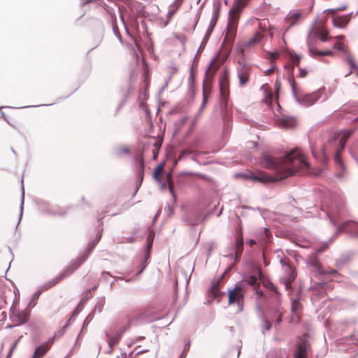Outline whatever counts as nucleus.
I'll use <instances>...</instances> for the list:
<instances>
[{
	"mask_svg": "<svg viewBox=\"0 0 358 358\" xmlns=\"http://www.w3.org/2000/svg\"><path fill=\"white\" fill-rule=\"evenodd\" d=\"M263 166L280 173L278 178L285 179L294 173H309L310 164L306 156L298 149L290 150L283 159H275L268 155H264Z\"/></svg>",
	"mask_w": 358,
	"mask_h": 358,
	"instance_id": "nucleus-1",
	"label": "nucleus"
},
{
	"mask_svg": "<svg viewBox=\"0 0 358 358\" xmlns=\"http://www.w3.org/2000/svg\"><path fill=\"white\" fill-rule=\"evenodd\" d=\"M288 82L291 86L294 96L300 101L301 103L306 106H311L320 99V94L319 92H315L311 94L302 95L301 90L298 87L292 75L289 77Z\"/></svg>",
	"mask_w": 358,
	"mask_h": 358,
	"instance_id": "nucleus-2",
	"label": "nucleus"
},
{
	"mask_svg": "<svg viewBox=\"0 0 358 358\" xmlns=\"http://www.w3.org/2000/svg\"><path fill=\"white\" fill-rule=\"evenodd\" d=\"M87 256L88 253L78 257L74 262H73L69 266H68L64 271H62L57 276L54 278L52 280H51L46 284L48 288H50L56 285L62 280L68 278L72 273H73L80 267V266L86 260Z\"/></svg>",
	"mask_w": 358,
	"mask_h": 358,
	"instance_id": "nucleus-3",
	"label": "nucleus"
},
{
	"mask_svg": "<svg viewBox=\"0 0 358 358\" xmlns=\"http://www.w3.org/2000/svg\"><path fill=\"white\" fill-rule=\"evenodd\" d=\"M250 0H235L229 13V24L230 29H234L240 18V15Z\"/></svg>",
	"mask_w": 358,
	"mask_h": 358,
	"instance_id": "nucleus-4",
	"label": "nucleus"
},
{
	"mask_svg": "<svg viewBox=\"0 0 358 358\" xmlns=\"http://www.w3.org/2000/svg\"><path fill=\"white\" fill-rule=\"evenodd\" d=\"M251 72L252 66L250 64L244 62H238V66L237 67V77L238 78V84L240 87H244L249 83Z\"/></svg>",
	"mask_w": 358,
	"mask_h": 358,
	"instance_id": "nucleus-5",
	"label": "nucleus"
},
{
	"mask_svg": "<svg viewBox=\"0 0 358 358\" xmlns=\"http://www.w3.org/2000/svg\"><path fill=\"white\" fill-rule=\"evenodd\" d=\"M345 211V201L343 199H338L331 204L328 216L332 223L336 224L335 219H338Z\"/></svg>",
	"mask_w": 358,
	"mask_h": 358,
	"instance_id": "nucleus-6",
	"label": "nucleus"
},
{
	"mask_svg": "<svg viewBox=\"0 0 358 358\" xmlns=\"http://www.w3.org/2000/svg\"><path fill=\"white\" fill-rule=\"evenodd\" d=\"M355 131V129H350L344 130L342 132L343 136L338 141V148L336 149V155L335 156L336 164L340 165L341 166H343L341 154L345 148L348 138L354 134Z\"/></svg>",
	"mask_w": 358,
	"mask_h": 358,
	"instance_id": "nucleus-7",
	"label": "nucleus"
},
{
	"mask_svg": "<svg viewBox=\"0 0 358 358\" xmlns=\"http://www.w3.org/2000/svg\"><path fill=\"white\" fill-rule=\"evenodd\" d=\"M341 134V133H336L334 136L329 138L321 148L322 157L325 162L328 159L329 155L333 152H334V157L336 156V149L338 148L336 141Z\"/></svg>",
	"mask_w": 358,
	"mask_h": 358,
	"instance_id": "nucleus-8",
	"label": "nucleus"
},
{
	"mask_svg": "<svg viewBox=\"0 0 358 358\" xmlns=\"http://www.w3.org/2000/svg\"><path fill=\"white\" fill-rule=\"evenodd\" d=\"M244 292V289L238 285H236L234 288L229 289V303L236 304L238 306H243Z\"/></svg>",
	"mask_w": 358,
	"mask_h": 358,
	"instance_id": "nucleus-9",
	"label": "nucleus"
},
{
	"mask_svg": "<svg viewBox=\"0 0 358 358\" xmlns=\"http://www.w3.org/2000/svg\"><path fill=\"white\" fill-rule=\"evenodd\" d=\"M261 90L264 92V95L262 101L268 106V110H279L281 107L277 100H275L274 103H273V93L270 87L267 84L263 85L261 87Z\"/></svg>",
	"mask_w": 358,
	"mask_h": 358,
	"instance_id": "nucleus-10",
	"label": "nucleus"
},
{
	"mask_svg": "<svg viewBox=\"0 0 358 358\" xmlns=\"http://www.w3.org/2000/svg\"><path fill=\"white\" fill-rule=\"evenodd\" d=\"M328 13H331L332 15V22L334 26L341 29L345 28L350 21L351 18L356 16L357 14V13L353 15V13H351L342 16H336V10H328Z\"/></svg>",
	"mask_w": 358,
	"mask_h": 358,
	"instance_id": "nucleus-11",
	"label": "nucleus"
},
{
	"mask_svg": "<svg viewBox=\"0 0 358 358\" xmlns=\"http://www.w3.org/2000/svg\"><path fill=\"white\" fill-rule=\"evenodd\" d=\"M275 171V176H271L264 171H258L256 173H251L248 177L251 178L253 181H258L263 183L281 180L282 179L278 178L280 173H278L277 171Z\"/></svg>",
	"mask_w": 358,
	"mask_h": 358,
	"instance_id": "nucleus-12",
	"label": "nucleus"
},
{
	"mask_svg": "<svg viewBox=\"0 0 358 358\" xmlns=\"http://www.w3.org/2000/svg\"><path fill=\"white\" fill-rule=\"evenodd\" d=\"M275 120L277 124L282 128H293L297 124V121L295 117L287 115L285 113L276 114Z\"/></svg>",
	"mask_w": 358,
	"mask_h": 358,
	"instance_id": "nucleus-13",
	"label": "nucleus"
},
{
	"mask_svg": "<svg viewBox=\"0 0 358 358\" xmlns=\"http://www.w3.org/2000/svg\"><path fill=\"white\" fill-rule=\"evenodd\" d=\"M344 231L353 235H358V222L349 220L342 223L337 229V234Z\"/></svg>",
	"mask_w": 358,
	"mask_h": 358,
	"instance_id": "nucleus-14",
	"label": "nucleus"
},
{
	"mask_svg": "<svg viewBox=\"0 0 358 358\" xmlns=\"http://www.w3.org/2000/svg\"><path fill=\"white\" fill-rule=\"evenodd\" d=\"M220 87L222 97L227 103V98L229 96V76L227 73L220 79Z\"/></svg>",
	"mask_w": 358,
	"mask_h": 358,
	"instance_id": "nucleus-15",
	"label": "nucleus"
},
{
	"mask_svg": "<svg viewBox=\"0 0 358 358\" xmlns=\"http://www.w3.org/2000/svg\"><path fill=\"white\" fill-rule=\"evenodd\" d=\"M285 274L286 275L281 280L285 285L286 289L289 290L292 289L291 284L296 278V271L293 267L288 266L285 268Z\"/></svg>",
	"mask_w": 358,
	"mask_h": 358,
	"instance_id": "nucleus-16",
	"label": "nucleus"
},
{
	"mask_svg": "<svg viewBox=\"0 0 358 358\" xmlns=\"http://www.w3.org/2000/svg\"><path fill=\"white\" fill-rule=\"evenodd\" d=\"M162 140L160 138L150 137L148 140V147L153 148L152 155L153 159H156L159 153V150L162 146Z\"/></svg>",
	"mask_w": 358,
	"mask_h": 358,
	"instance_id": "nucleus-17",
	"label": "nucleus"
},
{
	"mask_svg": "<svg viewBox=\"0 0 358 358\" xmlns=\"http://www.w3.org/2000/svg\"><path fill=\"white\" fill-rule=\"evenodd\" d=\"M258 27L260 31H256L254 36L250 40L249 43L250 45L255 44L260 41L264 37V32L266 30V24L265 22H259Z\"/></svg>",
	"mask_w": 358,
	"mask_h": 358,
	"instance_id": "nucleus-18",
	"label": "nucleus"
},
{
	"mask_svg": "<svg viewBox=\"0 0 358 358\" xmlns=\"http://www.w3.org/2000/svg\"><path fill=\"white\" fill-rule=\"evenodd\" d=\"M51 347L50 342H46L39 347L36 348L32 358H43L46 353L50 350Z\"/></svg>",
	"mask_w": 358,
	"mask_h": 358,
	"instance_id": "nucleus-19",
	"label": "nucleus"
},
{
	"mask_svg": "<svg viewBox=\"0 0 358 358\" xmlns=\"http://www.w3.org/2000/svg\"><path fill=\"white\" fill-rule=\"evenodd\" d=\"M260 273V280L262 281V285L267 289H270L275 294H276L278 296H279L280 294L278 292V287L268 278H266L262 275V271H259Z\"/></svg>",
	"mask_w": 358,
	"mask_h": 358,
	"instance_id": "nucleus-20",
	"label": "nucleus"
},
{
	"mask_svg": "<svg viewBox=\"0 0 358 358\" xmlns=\"http://www.w3.org/2000/svg\"><path fill=\"white\" fill-rule=\"evenodd\" d=\"M29 310L27 309H24L20 311H18L15 315V317L18 323V324H22L26 323L29 318Z\"/></svg>",
	"mask_w": 358,
	"mask_h": 358,
	"instance_id": "nucleus-21",
	"label": "nucleus"
},
{
	"mask_svg": "<svg viewBox=\"0 0 358 358\" xmlns=\"http://www.w3.org/2000/svg\"><path fill=\"white\" fill-rule=\"evenodd\" d=\"M243 250V238L242 231H240V234L236 238L235 256L236 259L240 258Z\"/></svg>",
	"mask_w": 358,
	"mask_h": 358,
	"instance_id": "nucleus-22",
	"label": "nucleus"
},
{
	"mask_svg": "<svg viewBox=\"0 0 358 358\" xmlns=\"http://www.w3.org/2000/svg\"><path fill=\"white\" fill-rule=\"evenodd\" d=\"M302 15L303 14L301 11H296L289 14L287 19L289 27L296 24L301 20Z\"/></svg>",
	"mask_w": 358,
	"mask_h": 358,
	"instance_id": "nucleus-23",
	"label": "nucleus"
},
{
	"mask_svg": "<svg viewBox=\"0 0 358 358\" xmlns=\"http://www.w3.org/2000/svg\"><path fill=\"white\" fill-rule=\"evenodd\" d=\"M308 50L313 57L315 56H333L334 53L331 50L320 51L317 50L310 43L308 44Z\"/></svg>",
	"mask_w": 358,
	"mask_h": 358,
	"instance_id": "nucleus-24",
	"label": "nucleus"
},
{
	"mask_svg": "<svg viewBox=\"0 0 358 358\" xmlns=\"http://www.w3.org/2000/svg\"><path fill=\"white\" fill-rule=\"evenodd\" d=\"M220 280H217L209 291V295L213 299H219L222 296L219 287Z\"/></svg>",
	"mask_w": 358,
	"mask_h": 358,
	"instance_id": "nucleus-25",
	"label": "nucleus"
},
{
	"mask_svg": "<svg viewBox=\"0 0 358 358\" xmlns=\"http://www.w3.org/2000/svg\"><path fill=\"white\" fill-rule=\"evenodd\" d=\"M329 31L326 28H320L317 31V36L320 38V41L322 42L327 41L331 38V37L329 36Z\"/></svg>",
	"mask_w": 358,
	"mask_h": 358,
	"instance_id": "nucleus-26",
	"label": "nucleus"
},
{
	"mask_svg": "<svg viewBox=\"0 0 358 358\" xmlns=\"http://www.w3.org/2000/svg\"><path fill=\"white\" fill-rule=\"evenodd\" d=\"M147 242H148V248H147V252H146V255H145V259L143 264V266H142V269H141V272H142L148 266V260L150 257V249L152 245V239H151L150 237L149 236L147 239Z\"/></svg>",
	"mask_w": 358,
	"mask_h": 358,
	"instance_id": "nucleus-27",
	"label": "nucleus"
},
{
	"mask_svg": "<svg viewBox=\"0 0 358 358\" xmlns=\"http://www.w3.org/2000/svg\"><path fill=\"white\" fill-rule=\"evenodd\" d=\"M306 356V348L304 343H299L297 346L295 358H305Z\"/></svg>",
	"mask_w": 358,
	"mask_h": 358,
	"instance_id": "nucleus-28",
	"label": "nucleus"
},
{
	"mask_svg": "<svg viewBox=\"0 0 358 358\" xmlns=\"http://www.w3.org/2000/svg\"><path fill=\"white\" fill-rule=\"evenodd\" d=\"M210 93V85L207 80H204L203 83V105H204L207 101V98Z\"/></svg>",
	"mask_w": 358,
	"mask_h": 358,
	"instance_id": "nucleus-29",
	"label": "nucleus"
},
{
	"mask_svg": "<svg viewBox=\"0 0 358 358\" xmlns=\"http://www.w3.org/2000/svg\"><path fill=\"white\" fill-rule=\"evenodd\" d=\"M345 61L350 65L351 70L356 71L357 73L358 72V68L356 64L355 60L351 54H347L345 58Z\"/></svg>",
	"mask_w": 358,
	"mask_h": 358,
	"instance_id": "nucleus-30",
	"label": "nucleus"
},
{
	"mask_svg": "<svg viewBox=\"0 0 358 358\" xmlns=\"http://www.w3.org/2000/svg\"><path fill=\"white\" fill-rule=\"evenodd\" d=\"M164 171V166L162 164H159L158 165L155 169V171H154V173H153V177L156 179V180H159V177L161 176V175L162 174Z\"/></svg>",
	"mask_w": 358,
	"mask_h": 358,
	"instance_id": "nucleus-31",
	"label": "nucleus"
},
{
	"mask_svg": "<svg viewBox=\"0 0 358 358\" xmlns=\"http://www.w3.org/2000/svg\"><path fill=\"white\" fill-rule=\"evenodd\" d=\"M302 305L300 301L297 299H294L292 302V311L294 313H297L301 309Z\"/></svg>",
	"mask_w": 358,
	"mask_h": 358,
	"instance_id": "nucleus-32",
	"label": "nucleus"
},
{
	"mask_svg": "<svg viewBox=\"0 0 358 358\" xmlns=\"http://www.w3.org/2000/svg\"><path fill=\"white\" fill-rule=\"evenodd\" d=\"M130 153V148L128 146H120L117 150V155L119 156Z\"/></svg>",
	"mask_w": 358,
	"mask_h": 358,
	"instance_id": "nucleus-33",
	"label": "nucleus"
},
{
	"mask_svg": "<svg viewBox=\"0 0 358 358\" xmlns=\"http://www.w3.org/2000/svg\"><path fill=\"white\" fill-rule=\"evenodd\" d=\"M257 278L255 275H250L246 280L245 281L247 282L248 284H249L251 286H254V287H259V284L257 283Z\"/></svg>",
	"mask_w": 358,
	"mask_h": 358,
	"instance_id": "nucleus-34",
	"label": "nucleus"
},
{
	"mask_svg": "<svg viewBox=\"0 0 358 358\" xmlns=\"http://www.w3.org/2000/svg\"><path fill=\"white\" fill-rule=\"evenodd\" d=\"M194 81H195V73L194 71V66L192 65L191 67L189 76L188 78L189 85L191 87H193Z\"/></svg>",
	"mask_w": 358,
	"mask_h": 358,
	"instance_id": "nucleus-35",
	"label": "nucleus"
},
{
	"mask_svg": "<svg viewBox=\"0 0 358 358\" xmlns=\"http://www.w3.org/2000/svg\"><path fill=\"white\" fill-rule=\"evenodd\" d=\"M290 60L293 64L292 69L294 66H298L301 60V57L296 55H290Z\"/></svg>",
	"mask_w": 358,
	"mask_h": 358,
	"instance_id": "nucleus-36",
	"label": "nucleus"
},
{
	"mask_svg": "<svg viewBox=\"0 0 358 358\" xmlns=\"http://www.w3.org/2000/svg\"><path fill=\"white\" fill-rule=\"evenodd\" d=\"M141 346H136L134 349V350L133 352H131L130 354H129V357H133V354L134 352H136V354H135V356L136 355H140V354H142V353H144V352H147L149 351L148 349H145V350H142V349H140Z\"/></svg>",
	"mask_w": 358,
	"mask_h": 358,
	"instance_id": "nucleus-37",
	"label": "nucleus"
},
{
	"mask_svg": "<svg viewBox=\"0 0 358 358\" xmlns=\"http://www.w3.org/2000/svg\"><path fill=\"white\" fill-rule=\"evenodd\" d=\"M334 48L335 49H337L338 50L344 52L347 54L348 53L347 48L344 45V44L343 43L338 42V43H335L334 45Z\"/></svg>",
	"mask_w": 358,
	"mask_h": 358,
	"instance_id": "nucleus-38",
	"label": "nucleus"
},
{
	"mask_svg": "<svg viewBox=\"0 0 358 358\" xmlns=\"http://www.w3.org/2000/svg\"><path fill=\"white\" fill-rule=\"evenodd\" d=\"M176 8H171L169 10L168 12V14H167V19L164 22V26H166L168 24V23L169 22V21L171 20V17L174 15V14L176 13Z\"/></svg>",
	"mask_w": 358,
	"mask_h": 358,
	"instance_id": "nucleus-39",
	"label": "nucleus"
},
{
	"mask_svg": "<svg viewBox=\"0 0 358 358\" xmlns=\"http://www.w3.org/2000/svg\"><path fill=\"white\" fill-rule=\"evenodd\" d=\"M271 328V323L268 320H264L263 321V324H262L263 333H264L265 331H270Z\"/></svg>",
	"mask_w": 358,
	"mask_h": 358,
	"instance_id": "nucleus-40",
	"label": "nucleus"
},
{
	"mask_svg": "<svg viewBox=\"0 0 358 358\" xmlns=\"http://www.w3.org/2000/svg\"><path fill=\"white\" fill-rule=\"evenodd\" d=\"M119 341V337L117 336H113V337H110L108 338V344L110 347L111 349H113V346L117 345V343Z\"/></svg>",
	"mask_w": 358,
	"mask_h": 358,
	"instance_id": "nucleus-41",
	"label": "nucleus"
},
{
	"mask_svg": "<svg viewBox=\"0 0 358 358\" xmlns=\"http://www.w3.org/2000/svg\"><path fill=\"white\" fill-rule=\"evenodd\" d=\"M174 37L178 40L182 44H185L187 41V37L182 34H176Z\"/></svg>",
	"mask_w": 358,
	"mask_h": 358,
	"instance_id": "nucleus-42",
	"label": "nucleus"
},
{
	"mask_svg": "<svg viewBox=\"0 0 358 358\" xmlns=\"http://www.w3.org/2000/svg\"><path fill=\"white\" fill-rule=\"evenodd\" d=\"M167 181L169 183V189L170 190V192L171 193L172 195H174V194H173V183L171 181V173L167 176Z\"/></svg>",
	"mask_w": 358,
	"mask_h": 358,
	"instance_id": "nucleus-43",
	"label": "nucleus"
},
{
	"mask_svg": "<svg viewBox=\"0 0 358 358\" xmlns=\"http://www.w3.org/2000/svg\"><path fill=\"white\" fill-rule=\"evenodd\" d=\"M138 163V165L141 169V172L143 171V169H144V160H143V155H141V156H139L137 159H136Z\"/></svg>",
	"mask_w": 358,
	"mask_h": 358,
	"instance_id": "nucleus-44",
	"label": "nucleus"
},
{
	"mask_svg": "<svg viewBox=\"0 0 358 358\" xmlns=\"http://www.w3.org/2000/svg\"><path fill=\"white\" fill-rule=\"evenodd\" d=\"M20 339V338H19L17 340H16V341L13 343V344L12 345V346H11V348H10V349L9 352H8V358H10V356H11V355H12V353H13V350H14V349L16 348V346H17V343H18V342H19Z\"/></svg>",
	"mask_w": 358,
	"mask_h": 358,
	"instance_id": "nucleus-45",
	"label": "nucleus"
},
{
	"mask_svg": "<svg viewBox=\"0 0 358 358\" xmlns=\"http://www.w3.org/2000/svg\"><path fill=\"white\" fill-rule=\"evenodd\" d=\"M275 69V66L274 64H273L271 67L265 71V75L266 76L271 75L272 73H273Z\"/></svg>",
	"mask_w": 358,
	"mask_h": 358,
	"instance_id": "nucleus-46",
	"label": "nucleus"
},
{
	"mask_svg": "<svg viewBox=\"0 0 358 358\" xmlns=\"http://www.w3.org/2000/svg\"><path fill=\"white\" fill-rule=\"evenodd\" d=\"M308 74V71L305 69H299V76L301 78H305Z\"/></svg>",
	"mask_w": 358,
	"mask_h": 358,
	"instance_id": "nucleus-47",
	"label": "nucleus"
},
{
	"mask_svg": "<svg viewBox=\"0 0 358 358\" xmlns=\"http://www.w3.org/2000/svg\"><path fill=\"white\" fill-rule=\"evenodd\" d=\"M189 154H191V151L189 150H183L180 152V153L178 156V159H181L184 155H189Z\"/></svg>",
	"mask_w": 358,
	"mask_h": 358,
	"instance_id": "nucleus-48",
	"label": "nucleus"
},
{
	"mask_svg": "<svg viewBox=\"0 0 358 358\" xmlns=\"http://www.w3.org/2000/svg\"><path fill=\"white\" fill-rule=\"evenodd\" d=\"M269 56H270L271 59L275 60L277 58H278L279 54L278 52H270L269 53Z\"/></svg>",
	"mask_w": 358,
	"mask_h": 358,
	"instance_id": "nucleus-49",
	"label": "nucleus"
},
{
	"mask_svg": "<svg viewBox=\"0 0 358 358\" xmlns=\"http://www.w3.org/2000/svg\"><path fill=\"white\" fill-rule=\"evenodd\" d=\"M324 273H327V274H329V275H336L338 274V272L335 269H331L329 271H327L324 272Z\"/></svg>",
	"mask_w": 358,
	"mask_h": 358,
	"instance_id": "nucleus-50",
	"label": "nucleus"
},
{
	"mask_svg": "<svg viewBox=\"0 0 358 358\" xmlns=\"http://www.w3.org/2000/svg\"><path fill=\"white\" fill-rule=\"evenodd\" d=\"M311 152H312L313 155L316 157V155H317V148H316V146L315 145H311Z\"/></svg>",
	"mask_w": 358,
	"mask_h": 358,
	"instance_id": "nucleus-51",
	"label": "nucleus"
},
{
	"mask_svg": "<svg viewBox=\"0 0 358 358\" xmlns=\"http://www.w3.org/2000/svg\"><path fill=\"white\" fill-rule=\"evenodd\" d=\"M247 245H249L250 247H252L254 245L256 244V241L253 239H250L246 242Z\"/></svg>",
	"mask_w": 358,
	"mask_h": 358,
	"instance_id": "nucleus-52",
	"label": "nucleus"
},
{
	"mask_svg": "<svg viewBox=\"0 0 358 358\" xmlns=\"http://www.w3.org/2000/svg\"><path fill=\"white\" fill-rule=\"evenodd\" d=\"M337 39L338 40H343L345 38V36L343 35H339L336 37Z\"/></svg>",
	"mask_w": 358,
	"mask_h": 358,
	"instance_id": "nucleus-53",
	"label": "nucleus"
},
{
	"mask_svg": "<svg viewBox=\"0 0 358 358\" xmlns=\"http://www.w3.org/2000/svg\"><path fill=\"white\" fill-rule=\"evenodd\" d=\"M345 8H346L345 6H342V7H340V8H338L337 9H335V10H336V12L337 10H345Z\"/></svg>",
	"mask_w": 358,
	"mask_h": 358,
	"instance_id": "nucleus-54",
	"label": "nucleus"
},
{
	"mask_svg": "<svg viewBox=\"0 0 358 358\" xmlns=\"http://www.w3.org/2000/svg\"><path fill=\"white\" fill-rule=\"evenodd\" d=\"M275 87H276L275 91H276V92L278 93V91H279L280 86L278 85V82H277V81H276V83H275Z\"/></svg>",
	"mask_w": 358,
	"mask_h": 358,
	"instance_id": "nucleus-55",
	"label": "nucleus"
},
{
	"mask_svg": "<svg viewBox=\"0 0 358 358\" xmlns=\"http://www.w3.org/2000/svg\"><path fill=\"white\" fill-rule=\"evenodd\" d=\"M257 294H259L261 296L263 295V292L260 290H257Z\"/></svg>",
	"mask_w": 358,
	"mask_h": 358,
	"instance_id": "nucleus-56",
	"label": "nucleus"
},
{
	"mask_svg": "<svg viewBox=\"0 0 358 358\" xmlns=\"http://www.w3.org/2000/svg\"><path fill=\"white\" fill-rule=\"evenodd\" d=\"M281 320H282L281 317H280V316H279V317L278 318V320H277V321H276V322H277V323H278V324H279V323H280V322H281Z\"/></svg>",
	"mask_w": 358,
	"mask_h": 358,
	"instance_id": "nucleus-57",
	"label": "nucleus"
},
{
	"mask_svg": "<svg viewBox=\"0 0 358 358\" xmlns=\"http://www.w3.org/2000/svg\"><path fill=\"white\" fill-rule=\"evenodd\" d=\"M353 122L356 124H358V117L354 120Z\"/></svg>",
	"mask_w": 358,
	"mask_h": 358,
	"instance_id": "nucleus-58",
	"label": "nucleus"
},
{
	"mask_svg": "<svg viewBox=\"0 0 358 358\" xmlns=\"http://www.w3.org/2000/svg\"><path fill=\"white\" fill-rule=\"evenodd\" d=\"M127 355L125 353L122 354V358H126Z\"/></svg>",
	"mask_w": 358,
	"mask_h": 358,
	"instance_id": "nucleus-59",
	"label": "nucleus"
},
{
	"mask_svg": "<svg viewBox=\"0 0 358 358\" xmlns=\"http://www.w3.org/2000/svg\"><path fill=\"white\" fill-rule=\"evenodd\" d=\"M232 110V108H226V110Z\"/></svg>",
	"mask_w": 358,
	"mask_h": 358,
	"instance_id": "nucleus-60",
	"label": "nucleus"
},
{
	"mask_svg": "<svg viewBox=\"0 0 358 358\" xmlns=\"http://www.w3.org/2000/svg\"><path fill=\"white\" fill-rule=\"evenodd\" d=\"M93 249V246L91 247V249L89 250V252H90V250Z\"/></svg>",
	"mask_w": 358,
	"mask_h": 358,
	"instance_id": "nucleus-61",
	"label": "nucleus"
},
{
	"mask_svg": "<svg viewBox=\"0 0 358 358\" xmlns=\"http://www.w3.org/2000/svg\"><path fill=\"white\" fill-rule=\"evenodd\" d=\"M5 107H0V110H1L2 108H4Z\"/></svg>",
	"mask_w": 358,
	"mask_h": 358,
	"instance_id": "nucleus-62",
	"label": "nucleus"
},
{
	"mask_svg": "<svg viewBox=\"0 0 358 358\" xmlns=\"http://www.w3.org/2000/svg\"><path fill=\"white\" fill-rule=\"evenodd\" d=\"M357 76H358V71H357Z\"/></svg>",
	"mask_w": 358,
	"mask_h": 358,
	"instance_id": "nucleus-63",
	"label": "nucleus"
},
{
	"mask_svg": "<svg viewBox=\"0 0 358 358\" xmlns=\"http://www.w3.org/2000/svg\"><path fill=\"white\" fill-rule=\"evenodd\" d=\"M131 358H134V357H131Z\"/></svg>",
	"mask_w": 358,
	"mask_h": 358,
	"instance_id": "nucleus-64",
	"label": "nucleus"
}]
</instances>
